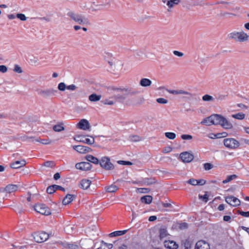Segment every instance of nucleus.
Returning <instances> with one entry per match:
<instances>
[{"instance_id":"nucleus-1","label":"nucleus","mask_w":249,"mask_h":249,"mask_svg":"<svg viewBox=\"0 0 249 249\" xmlns=\"http://www.w3.org/2000/svg\"><path fill=\"white\" fill-rule=\"evenodd\" d=\"M228 37L230 40L240 43L247 42L249 40V35L244 31H233L228 34Z\"/></svg>"},{"instance_id":"nucleus-2","label":"nucleus","mask_w":249,"mask_h":249,"mask_svg":"<svg viewBox=\"0 0 249 249\" xmlns=\"http://www.w3.org/2000/svg\"><path fill=\"white\" fill-rule=\"evenodd\" d=\"M116 90L118 91L122 92V94L114 95L111 97V98L118 101L124 100L125 98V96L126 95H133L139 93V92L136 90H132L128 89H117Z\"/></svg>"},{"instance_id":"nucleus-3","label":"nucleus","mask_w":249,"mask_h":249,"mask_svg":"<svg viewBox=\"0 0 249 249\" xmlns=\"http://www.w3.org/2000/svg\"><path fill=\"white\" fill-rule=\"evenodd\" d=\"M67 15L71 19L79 24L83 25L89 23L88 18H85L83 15L76 13L72 11H70Z\"/></svg>"},{"instance_id":"nucleus-4","label":"nucleus","mask_w":249,"mask_h":249,"mask_svg":"<svg viewBox=\"0 0 249 249\" xmlns=\"http://www.w3.org/2000/svg\"><path fill=\"white\" fill-rule=\"evenodd\" d=\"M35 241L37 243L45 241L49 237V234L44 231H37L33 234Z\"/></svg>"},{"instance_id":"nucleus-5","label":"nucleus","mask_w":249,"mask_h":249,"mask_svg":"<svg viewBox=\"0 0 249 249\" xmlns=\"http://www.w3.org/2000/svg\"><path fill=\"white\" fill-rule=\"evenodd\" d=\"M58 91L53 88L40 89L38 90V94L45 98L55 96Z\"/></svg>"},{"instance_id":"nucleus-6","label":"nucleus","mask_w":249,"mask_h":249,"mask_svg":"<svg viewBox=\"0 0 249 249\" xmlns=\"http://www.w3.org/2000/svg\"><path fill=\"white\" fill-rule=\"evenodd\" d=\"M224 145L229 149H236L239 146V142L233 138H227L224 140Z\"/></svg>"},{"instance_id":"nucleus-7","label":"nucleus","mask_w":249,"mask_h":249,"mask_svg":"<svg viewBox=\"0 0 249 249\" xmlns=\"http://www.w3.org/2000/svg\"><path fill=\"white\" fill-rule=\"evenodd\" d=\"M99 163L100 166L107 170H111L114 169V165L110 161V159L108 157L102 158Z\"/></svg>"},{"instance_id":"nucleus-8","label":"nucleus","mask_w":249,"mask_h":249,"mask_svg":"<svg viewBox=\"0 0 249 249\" xmlns=\"http://www.w3.org/2000/svg\"><path fill=\"white\" fill-rule=\"evenodd\" d=\"M35 210L36 212L46 215H48L51 213L50 209L44 204L36 205L35 206Z\"/></svg>"},{"instance_id":"nucleus-9","label":"nucleus","mask_w":249,"mask_h":249,"mask_svg":"<svg viewBox=\"0 0 249 249\" xmlns=\"http://www.w3.org/2000/svg\"><path fill=\"white\" fill-rule=\"evenodd\" d=\"M73 139L76 142H83L89 145L92 144L94 142V138H92V139H90L86 138L84 136L81 135L75 136Z\"/></svg>"},{"instance_id":"nucleus-10","label":"nucleus","mask_w":249,"mask_h":249,"mask_svg":"<svg viewBox=\"0 0 249 249\" xmlns=\"http://www.w3.org/2000/svg\"><path fill=\"white\" fill-rule=\"evenodd\" d=\"M226 202L231 206L236 207L240 204V201L233 196H229L225 197Z\"/></svg>"},{"instance_id":"nucleus-11","label":"nucleus","mask_w":249,"mask_h":249,"mask_svg":"<svg viewBox=\"0 0 249 249\" xmlns=\"http://www.w3.org/2000/svg\"><path fill=\"white\" fill-rule=\"evenodd\" d=\"M77 126L78 128L83 130H89L90 128V125L89 121L84 119L81 120L77 124Z\"/></svg>"},{"instance_id":"nucleus-12","label":"nucleus","mask_w":249,"mask_h":249,"mask_svg":"<svg viewBox=\"0 0 249 249\" xmlns=\"http://www.w3.org/2000/svg\"><path fill=\"white\" fill-rule=\"evenodd\" d=\"M180 158L184 162H190L194 159V156L187 152H184L180 154Z\"/></svg>"},{"instance_id":"nucleus-13","label":"nucleus","mask_w":249,"mask_h":249,"mask_svg":"<svg viewBox=\"0 0 249 249\" xmlns=\"http://www.w3.org/2000/svg\"><path fill=\"white\" fill-rule=\"evenodd\" d=\"M91 165L89 162H81L75 164V168L82 171L89 170L91 169Z\"/></svg>"},{"instance_id":"nucleus-14","label":"nucleus","mask_w":249,"mask_h":249,"mask_svg":"<svg viewBox=\"0 0 249 249\" xmlns=\"http://www.w3.org/2000/svg\"><path fill=\"white\" fill-rule=\"evenodd\" d=\"M73 148L81 154L89 153L91 151L90 148L83 145H75L73 146Z\"/></svg>"},{"instance_id":"nucleus-15","label":"nucleus","mask_w":249,"mask_h":249,"mask_svg":"<svg viewBox=\"0 0 249 249\" xmlns=\"http://www.w3.org/2000/svg\"><path fill=\"white\" fill-rule=\"evenodd\" d=\"M166 90L170 93H171L172 94L174 95H177V94H184L187 95L189 96V98L192 97V94L191 93L187 92L186 91L182 90V89H178V90H169V89H166Z\"/></svg>"},{"instance_id":"nucleus-16","label":"nucleus","mask_w":249,"mask_h":249,"mask_svg":"<svg viewBox=\"0 0 249 249\" xmlns=\"http://www.w3.org/2000/svg\"><path fill=\"white\" fill-rule=\"evenodd\" d=\"M223 116L216 114L212 115V124L214 125L221 124Z\"/></svg>"},{"instance_id":"nucleus-17","label":"nucleus","mask_w":249,"mask_h":249,"mask_svg":"<svg viewBox=\"0 0 249 249\" xmlns=\"http://www.w3.org/2000/svg\"><path fill=\"white\" fill-rule=\"evenodd\" d=\"M195 249H210V246L206 242L200 240L196 243Z\"/></svg>"},{"instance_id":"nucleus-18","label":"nucleus","mask_w":249,"mask_h":249,"mask_svg":"<svg viewBox=\"0 0 249 249\" xmlns=\"http://www.w3.org/2000/svg\"><path fill=\"white\" fill-rule=\"evenodd\" d=\"M220 125L225 129H231L233 127L232 124L224 117L222 120Z\"/></svg>"},{"instance_id":"nucleus-19","label":"nucleus","mask_w":249,"mask_h":249,"mask_svg":"<svg viewBox=\"0 0 249 249\" xmlns=\"http://www.w3.org/2000/svg\"><path fill=\"white\" fill-rule=\"evenodd\" d=\"M26 161L25 160H17L14 162L11 163L10 167L13 169H18L21 167L25 166Z\"/></svg>"},{"instance_id":"nucleus-20","label":"nucleus","mask_w":249,"mask_h":249,"mask_svg":"<svg viewBox=\"0 0 249 249\" xmlns=\"http://www.w3.org/2000/svg\"><path fill=\"white\" fill-rule=\"evenodd\" d=\"M163 3H166L167 6L169 9L172 8L175 5L178 4L180 0H162Z\"/></svg>"},{"instance_id":"nucleus-21","label":"nucleus","mask_w":249,"mask_h":249,"mask_svg":"<svg viewBox=\"0 0 249 249\" xmlns=\"http://www.w3.org/2000/svg\"><path fill=\"white\" fill-rule=\"evenodd\" d=\"M18 187L17 185L9 184L4 188V191L8 193H11L16 192Z\"/></svg>"},{"instance_id":"nucleus-22","label":"nucleus","mask_w":249,"mask_h":249,"mask_svg":"<svg viewBox=\"0 0 249 249\" xmlns=\"http://www.w3.org/2000/svg\"><path fill=\"white\" fill-rule=\"evenodd\" d=\"M76 197L75 196L68 194L63 199L62 203L64 205H67L70 203L74 198Z\"/></svg>"},{"instance_id":"nucleus-23","label":"nucleus","mask_w":249,"mask_h":249,"mask_svg":"<svg viewBox=\"0 0 249 249\" xmlns=\"http://www.w3.org/2000/svg\"><path fill=\"white\" fill-rule=\"evenodd\" d=\"M164 246L170 249H177L178 248V244L173 241H165Z\"/></svg>"},{"instance_id":"nucleus-24","label":"nucleus","mask_w":249,"mask_h":249,"mask_svg":"<svg viewBox=\"0 0 249 249\" xmlns=\"http://www.w3.org/2000/svg\"><path fill=\"white\" fill-rule=\"evenodd\" d=\"M152 84V81L148 78H142L139 82V84L142 87H147L150 86Z\"/></svg>"},{"instance_id":"nucleus-25","label":"nucleus","mask_w":249,"mask_h":249,"mask_svg":"<svg viewBox=\"0 0 249 249\" xmlns=\"http://www.w3.org/2000/svg\"><path fill=\"white\" fill-rule=\"evenodd\" d=\"M90 184V180L87 179H83L80 182V187L83 189H87L89 187Z\"/></svg>"},{"instance_id":"nucleus-26","label":"nucleus","mask_w":249,"mask_h":249,"mask_svg":"<svg viewBox=\"0 0 249 249\" xmlns=\"http://www.w3.org/2000/svg\"><path fill=\"white\" fill-rule=\"evenodd\" d=\"M62 245L64 248L69 249H78L79 248L78 245L74 243H68L67 242H64L62 244Z\"/></svg>"},{"instance_id":"nucleus-27","label":"nucleus","mask_w":249,"mask_h":249,"mask_svg":"<svg viewBox=\"0 0 249 249\" xmlns=\"http://www.w3.org/2000/svg\"><path fill=\"white\" fill-rule=\"evenodd\" d=\"M86 159L89 162H92L95 164H98L99 162L98 159L90 155H87Z\"/></svg>"},{"instance_id":"nucleus-28","label":"nucleus","mask_w":249,"mask_h":249,"mask_svg":"<svg viewBox=\"0 0 249 249\" xmlns=\"http://www.w3.org/2000/svg\"><path fill=\"white\" fill-rule=\"evenodd\" d=\"M127 231H128V230H124V231H115L110 233L109 234V236L110 237H112L122 235L125 234Z\"/></svg>"},{"instance_id":"nucleus-29","label":"nucleus","mask_w":249,"mask_h":249,"mask_svg":"<svg viewBox=\"0 0 249 249\" xmlns=\"http://www.w3.org/2000/svg\"><path fill=\"white\" fill-rule=\"evenodd\" d=\"M201 124H204L207 126H210L213 124L212 115L208 117H206L201 122Z\"/></svg>"},{"instance_id":"nucleus-30","label":"nucleus","mask_w":249,"mask_h":249,"mask_svg":"<svg viewBox=\"0 0 249 249\" xmlns=\"http://www.w3.org/2000/svg\"><path fill=\"white\" fill-rule=\"evenodd\" d=\"M101 95H97L95 93H93L90 95L89 97V99L91 102H96L100 100Z\"/></svg>"},{"instance_id":"nucleus-31","label":"nucleus","mask_w":249,"mask_h":249,"mask_svg":"<svg viewBox=\"0 0 249 249\" xmlns=\"http://www.w3.org/2000/svg\"><path fill=\"white\" fill-rule=\"evenodd\" d=\"M152 197L151 196H145L141 197V200L142 203L150 204L152 201Z\"/></svg>"},{"instance_id":"nucleus-32","label":"nucleus","mask_w":249,"mask_h":249,"mask_svg":"<svg viewBox=\"0 0 249 249\" xmlns=\"http://www.w3.org/2000/svg\"><path fill=\"white\" fill-rule=\"evenodd\" d=\"M113 247V245L112 244H108L105 242L102 241L101 242V245L100 248L98 249H111Z\"/></svg>"},{"instance_id":"nucleus-33","label":"nucleus","mask_w":249,"mask_h":249,"mask_svg":"<svg viewBox=\"0 0 249 249\" xmlns=\"http://www.w3.org/2000/svg\"><path fill=\"white\" fill-rule=\"evenodd\" d=\"M118 189V187L114 184H112L111 185L106 188V191L109 193L115 192Z\"/></svg>"},{"instance_id":"nucleus-34","label":"nucleus","mask_w":249,"mask_h":249,"mask_svg":"<svg viewBox=\"0 0 249 249\" xmlns=\"http://www.w3.org/2000/svg\"><path fill=\"white\" fill-rule=\"evenodd\" d=\"M160 239L163 238L167 235V231L166 228L162 227L160 229Z\"/></svg>"},{"instance_id":"nucleus-35","label":"nucleus","mask_w":249,"mask_h":249,"mask_svg":"<svg viewBox=\"0 0 249 249\" xmlns=\"http://www.w3.org/2000/svg\"><path fill=\"white\" fill-rule=\"evenodd\" d=\"M143 180L145 185H149L155 183L156 179L155 178H145Z\"/></svg>"},{"instance_id":"nucleus-36","label":"nucleus","mask_w":249,"mask_h":249,"mask_svg":"<svg viewBox=\"0 0 249 249\" xmlns=\"http://www.w3.org/2000/svg\"><path fill=\"white\" fill-rule=\"evenodd\" d=\"M64 129L65 128L63 126V124H56L53 126V130L55 132H61V131L64 130Z\"/></svg>"},{"instance_id":"nucleus-37","label":"nucleus","mask_w":249,"mask_h":249,"mask_svg":"<svg viewBox=\"0 0 249 249\" xmlns=\"http://www.w3.org/2000/svg\"><path fill=\"white\" fill-rule=\"evenodd\" d=\"M202 99L203 101L205 102H209V101H214V98L209 95V94H205L204 96H202Z\"/></svg>"},{"instance_id":"nucleus-38","label":"nucleus","mask_w":249,"mask_h":249,"mask_svg":"<svg viewBox=\"0 0 249 249\" xmlns=\"http://www.w3.org/2000/svg\"><path fill=\"white\" fill-rule=\"evenodd\" d=\"M231 117L236 119L243 120L245 117V114L243 113H238L237 114H232Z\"/></svg>"},{"instance_id":"nucleus-39","label":"nucleus","mask_w":249,"mask_h":249,"mask_svg":"<svg viewBox=\"0 0 249 249\" xmlns=\"http://www.w3.org/2000/svg\"><path fill=\"white\" fill-rule=\"evenodd\" d=\"M236 178H237V176L236 175H232L228 176L227 177L226 179L223 180L222 182L224 184H226V183L231 181V180Z\"/></svg>"},{"instance_id":"nucleus-40","label":"nucleus","mask_w":249,"mask_h":249,"mask_svg":"<svg viewBox=\"0 0 249 249\" xmlns=\"http://www.w3.org/2000/svg\"><path fill=\"white\" fill-rule=\"evenodd\" d=\"M129 139L130 141L133 142H139L142 140L141 137L138 135H130L129 137Z\"/></svg>"},{"instance_id":"nucleus-41","label":"nucleus","mask_w":249,"mask_h":249,"mask_svg":"<svg viewBox=\"0 0 249 249\" xmlns=\"http://www.w3.org/2000/svg\"><path fill=\"white\" fill-rule=\"evenodd\" d=\"M165 136L169 139L173 140L176 138V135L175 133L173 132H166L165 133Z\"/></svg>"},{"instance_id":"nucleus-42","label":"nucleus","mask_w":249,"mask_h":249,"mask_svg":"<svg viewBox=\"0 0 249 249\" xmlns=\"http://www.w3.org/2000/svg\"><path fill=\"white\" fill-rule=\"evenodd\" d=\"M36 141L40 142L43 144H49L51 143V140L49 139H36Z\"/></svg>"},{"instance_id":"nucleus-43","label":"nucleus","mask_w":249,"mask_h":249,"mask_svg":"<svg viewBox=\"0 0 249 249\" xmlns=\"http://www.w3.org/2000/svg\"><path fill=\"white\" fill-rule=\"evenodd\" d=\"M107 62L108 63L111 69H113L115 66V60L114 58H111V59L107 60Z\"/></svg>"},{"instance_id":"nucleus-44","label":"nucleus","mask_w":249,"mask_h":249,"mask_svg":"<svg viewBox=\"0 0 249 249\" xmlns=\"http://www.w3.org/2000/svg\"><path fill=\"white\" fill-rule=\"evenodd\" d=\"M226 95L217 94L215 96V99L218 101H223L226 99Z\"/></svg>"},{"instance_id":"nucleus-45","label":"nucleus","mask_w":249,"mask_h":249,"mask_svg":"<svg viewBox=\"0 0 249 249\" xmlns=\"http://www.w3.org/2000/svg\"><path fill=\"white\" fill-rule=\"evenodd\" d=\"M67 89V86L63 82L60 83L58 85V89L60 91H64Z\"/></svg>"},{"instance_id":"nucleus-46","label":"nucleus","mask_w":249,"mask_h":249,"mask_svg":"<svg viewBox=\"0 0 249 249\" xmlns=\"http://www.w3.org/2000/svg\"><path fill=\"white\" fill-rule=\"evenodd\" d=\"M46 191L48 194H53L55 191L54 185H52L51 186H49L47 188Z\"/></svg>"},{"instance_id":"nucleus-47","label":"nucleus","mask_w":249,"mask_h":249,"mask_svg":"<svg viewBox=\"0 0 249 249\" xmlns=\"http://www.w3.org/2000/svg\"><path fill=\"white\" fill-rule=\"evenodd\" d=\"M114 58L112 54L109 53H105L104 55V60L107 62V60L111 59V58Z\"/></svg>"},{"instance_id":"nucleus-48","label":"nucleus","mask_w":249,"mask_h":249,"mask_svg":"<svg viewBox=\"0 0 249 249\" xmlns=\"http://www.w3.org/2000/svg\"><path fill=\"white\" fill-rule=\"evenodd\" d=\"M198 197L200 199L202 200L203 201L205 202H208L209 199H208V196L207 194H205L203 196L199 195Z\"/></svg>"},{"instance_id":"nucleus-49","label":"nucleus","mask_w":249,"mask_h":249,"mask_svg":"<svg viewBox=\"0 0 249 249\" xmlns=\"http://www.w3.org/2000/svg\"><path fill=\"white\" fill-rule=\"evenodd\" d=\"M205 170H209L213 167V165L210 163H205L203 164Z\"/></svg>"},{"instance_id":"nucleus-50","label":"nucleus","mask_w":249,"mask_h":249,"mask_svg":"<svg viewBox=\"0 0 249 249\" xmlns=\"http://www.w3.org/2000/svg\"><path fill=\"white\" fill-rule=\"evenodd\" d=\"M43 165L46 166V167H53L54 164V162L52 161H47L43 163Z\"/></svg>"},{"instance_id":"nucleus-51","label":"nucleus","mask_w":249,"mask_h":249,"mask_svg":"<svg viewBox=\"0 0 249 249\" xmlns=\"http://www.w3.org/2000/svg\"><path fill=\"white\" fill-rule=\"evenodd\" d=\"M16 17H17L18 18L20 19L22 21H25L27 19V18L25 16V15L23 14H17L16 15Z\"/></svg>"},{"instance_id":"nucleus-52","label":"nucleus","mask_w":249,"mask_h":249,"mask_svg":"<svg viewBox=\"0 0 249 249\" xmlns=\"http://www.w3.org/2000/svg\"><path fill=\"white\" fill-rule=\"evenodd\" d=\"M237 213L244 217H249V212H243L240 210L237 211Z\"/></svg>"},{"instance_id":"nucleus-53","label":"nucleus","mask_w":249,"mask_h":249,"mask_svg":"<svg viewBox=\"0 0 249 249\" xmlns=\"http://www.w3.org/2000/svg\"><path fill=\"white\" fill-rule=\"evenodd\" d=\"M156 101L158 103L162 104H166L168 102L167 100H166L164 98H158V99H157Z\"/></svg>"},{"instance_id":"nucleus-54","label":"nucleus","mask_w":249,"mask_h":249,"mask_svg":"<svg viewBox=\"0 0 249 249\" xmlns=\"http://www.w3.org/2000/svg\"><path fill=\"white\" fill-rule=\"evenodd\" d=\"M187 182L192 185H198L197 180L194 178L190 179L189 180H188Z\"/></svg>"},{"instance_id":"nucleus-55","label":"nucleus","mask_w":249,"mask_h":249,"mask_svg":"<svg viewBox=\"0 0 249 249\" xmlns=\"http://www.w3.org/2000/svg\"><path fill=\"white\" fill-rule=\"evenodd\" d=\"M104 105H112L114 104L113 101L108 99H105L104 101H102Z\"/></svg>"},{"instance_id":"nucleus-56","label":"nucleus","mask_w":249,"mask_h":249,"mask_svg":"<svg viewBox=\"0 0 249 249\" xmlns=\"http://www.w3.org/2000/svg\"><path fill=\"white\" fill-rule=\"evenodd\" d=\"M219 15L220 17H225V16H227V15H232V16H236V15L234 14L231 13H229V12H221V13H220Z\"/></svg>"},{"instance_id":"nucleus-57","label":"nucleus","mask_w":249,"mask_h":249,"mask_svg":"<svg viewBox=\"0 0 249 249\" xmlns=\"http://www.w3.org/2000/svg\"><path fill=\"white\" fill-rule=\"evenodd\" d=\"M181 138L183 140H191L192 139V136L190 135L183 134L181 136Z\"/></svg>"},{"instance_id":"nucleus-58","label":"nucleus","mask_w":249,"mask_h":249,"mask_svg":"<svg viewBox=\"0 0 249 249\" xmlns=\"http://www.w3.org/2000/svg\"><path fill=\"white\" fill-rule=\"evenodd\" d=\"M14 71L15 72H18V73H21L22 71V70H21V68L19 66L17 65H16L15 66V68H14Z\"/></svg>"},{"instance_id":"nucleus-59","label":"nucleus","mask_w":249,"mask_h":249,"mask_svg":"<svg viewBox=\"0 0 249 249\" xmlns=\"http://www.w3.org/2000/svg\"><path fill=\"white\" fill-rule=\"evenodd\" d=\"M7 71V68L4 65L0 66V72L2 73L6 72Z\"/></svg>"},{"instance_id":"nucleus-60","label":"nucleus","mask_w":249,"mask_h":249,"mask_svg":"<svg viewBox=\"0 0 249 249\" xmlns=\"http://www.w3.org/2000/svg\"><path fill=\"white\" fill-rule=\"evenodd\" d=\"M77 87L75 85L72 84L67 86V89L71 90H74L76 89Z\"/></svg>"},{"instance_id":"nucleus-61","label":"nucleus","mask_w":249,"mask_h":249,"mask_svg":"<svg viewBox=\"0 0 249 249\" xmlns=\"http://www.w3.org/2000/svg\"><path fill=\"white\" fill-rule=\"evenodd\" d=\"M173 53L178 56L181 57L183 55V53L181 52H178V51H173Z\"/></svg>"},{"instance_id":"nucleus-62","label":"nucleus","mask_w":249,"mask_h":249,"mask_svg":"<svg viewBox=\"0 0 249 249\" xmlns=\"http://www.w3.org/2000/svg\"><path fill=\"white\" fill-rule=\"evenodd\" d=\"M54 188H55V191L57 190H61V191H63V192H64L65 191V189L63 187H61L60 186H59V185H54Z\"/></svg>"},{"instance_id":"nucleus-63","label":"nucleus","mask_w":249,"mask_h":249,"mask_svg":"<svg viewBox=\"0 0 249 249\" xmlns=\"http://www.w3.org/2000/svg\"><path fill=\"white\" fill-rule=\"evenodd\" d=\"M172 148L171 147H166L163 150V152L164 153H167L172 151Z\"/></svg>"},{"instance_id":"nucleus-64","label":"nucleus","mask_w":249,"mask_h":249,"mask_svg":"<svg viewBox=\"0 0 249 249\" xmlns=\"http://www.w3.org/2000/svg\"><path fill=\"white\" fill-rule=\"evenodd\" d=\"M188 228V224L186 223H182L180 225V228L185 229Z\"/></svg>"}]
</instances>
